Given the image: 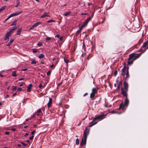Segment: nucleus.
<instances>
[{"label": "nucleus", "mask_w": 148, "mask_h": 148, "mask_svg": "<svg viewBox=\"0 0 148 148\" xmlns=\"http://www.w3.org/2000/svg\"><path fill=\"white\" fill-rule=\"evenodd\" d=\"M10 17V16H9L8 18H7L5 21H4V22H5L7 20H8L9 19Z\"/></svg>", "instance_id": "51"}, {"label": "nucleus", "mask_w": 148, "mask_h": 148, "mask_svg": "<svg viewBox=\"0 0 148 148\" xmlns=\"http://www.w3.org/2000/svg\"><path fill=\"white\" fill-rule=\"evenodd\" d=\"M16 92H15V93H14L13 94V95H12V97H14V96H15L16 95Z\"/></svg>", "instance_id": "57"}, {"label": "nucleus", "mask_w": 148, "mask_h": 148, "mask_svg": "<svg viewBox=\"0 0 148 148\" xmlns=\"http://www.w3.org/2000/svg\"><path fill=\"white\" fill-rule=\"evenodd\" d=\"M36 63V61L35 60H32L31 62V64H35Z\"/></svg>", "instance_id": "33"}, {"label": "nucleus", "mask_w": 148, "mask_h": 148, "mask_svg": "<svg viewBox=\"0 0 148 148\" xmlns=\"http://www.w3.org/2000/svg\"><path fill=\"white\" fill-rule=\"evenodd\" d=\"M56 37H57V38H59L60 37V35H59V34H57L56 36Z\"/></svg>", "instance_id": "64"}, {"label": "nucleus", "mask_w": 148, "mask_h": 148, "mask_svg": "<svg viewBox=\"0 0 148 148\" xmlns=\"http://www.w3.org/2000/svg\"><path fill=\"white\" fill-rule=\"evenodd\" d=\"M9 37L8 36H5L4 40L6 41V42H7L9 39Z\"/></svg>", "instance_id": "28"}, {"label": "nucleus", "mask_w": 148, "mask_h": 148, "mask_svg": "<svg viewBox=\"0 0 148 148\" xmlns=\"http://www.w3.org/2000/svg\"><path fill=\"white\" fill-rule=\"evenodd\" d=\"M129 68L127 67V69L126 70V77L125 78V79H128L130 77V75L129 74Z\"/></svg>", "instance_id": "13"}, {"label": "nucleus", "mask_w": 148, "mask_h": 148, "mask_svg": "<svg viewBox=\"0 0 148 148\" xmlns=\"http://www.w3.org/2000/svg\"><path fill=\"white\" fill-rule=\"evenodd\" d=\"M42 43L40 42H38L37 44V45L39 47H40L42 46Z\"/></svg>", "instance_id": "39"}, {"label": "nucleus", "mask_w": 148, "mask_h": 148, "mask_svg": "<svg viewBox=\"0 0 148 148\" xmlns=\"http://www.w3.org/2000/svg\"><path fill=\"white\" fill-rule=\"evenodd\" d=\"M16 2L17 5H19V4H20V2L19 0H16Z\"/></svg>", "instance_id": "47"}, {"label": "nucleus", "mask_w": 148, "mask_h": 148, "mask_svg": "<svg viewBox=\"0 0 148 148\" xmlns=\"http://www.w3.org/2000/svg\"><path fill=\"white\" fill-rule=\"evenodd\" d=\"M64 60L65 62H66L67 64L69 62V60L67 59V58H64Z\"/></svg>", "instance_id": "30"}, {"label": "nucleus", "mask_w": 148, "mask_h": 148, "mask_svg": "<svg viewBox=\"0 0 148 148\" xmlns=\"http://www.w3.org/2000/svg\"><path fill=\"white\" fill-rule=\"evenodd\" d=\"M14 40L13 39H11L9 42L7 44V46H10L11 45L12 43Z\"/></svg>", "instance_id": "20"}, {"label": "nucleus", "mask_w": 148, "mask_h": 148, "mask_svg": "<svg viewBox=\"0 0 148 148\" xmlns=\"http://www.w3.org/2000/svg\"><path fill=\"white\" fill-rule=\"evenodd\" d=\"M17 88V87L16 86H14V88L13 89H12V90H16Z\"/></svg>", "instance_id": "49"}, {"label": "nucleus", "mask_w": 148, "mask_h": 148, "mask_svg": "<svg viewBox=\"0 0 148 148\" xmlns=\"http://www.w3.org/2000/svg\"><path fill=\"white\" fill-rule=\"evenodd\" d=\"M111 113L112 114L115 113L116 112V111L115 110H112L111 112Z\"/></svg>", "instance_id": "53"}, {"label": "nucleus", "mask_w": 148, "mask_h": 148, "mask_svg": "<svg viewBox=\"0 0 148 148\" xmlns=\"http://www.w3.org/2000/svg\"><path fill=\"white\" fill-rule=\"evenodd\" d=\"M91 57L90 54H89L88 56L87 57V60H89L90 58Z\"/></svg>", "instance_id": "44"}, {"label": "nucleus", "mask_w": 148, "mask_h": 148, "mask_svg": "<svg viewBox=\"0 0 148 148\" xmlns=\"http://www.w3.org/2000/svg\"><path fill=\"white\" fill-rule=\"evenodd\" d=\"M122 86V82L121 81H120L118 84L117 89L118 90L120 89V87Z\"/></svg>", "instance_id": "17"}, {"label": "nucleus", "mask_w": 148, "mask_h": 148, "mask_svg": "<svg viewBox=\"0 0 148 148\" xmlns=\"http://www.w3.org/2000/svg\"><path fill=\"white\" fill-rule=\"evenodd\" d=\"M62 38H63V37L62 36L60 37V41H62Z\"/></svg>", "instance_id": "63"}, {"label": "nucleus", "mask_w": 148, "mask_h": 148, "mask_svg": "<svg viewBox=\"0 0 148 148\" xmlns=\"http://www.w3.org/2000/svg\"><path fill=\"white\" fill-rule=\"evenodd\" d=\"M41 110L40 109H39L37 110V112L38 113H39L40 112H41Z\"/></svg>", "instance_id": "48"}, {"label": "nucleus", "mask_w": 148, "mask_h": 148, "mask_svg": "<svg viewBox=\"0 0 148 148\" xmlns=\"http://www.w3.org/2000/svg\"><path fill=\"white\" fill-rule=\"evenodd\" d=\"M82 48H83L84 50L86 49V46L85 45L84 41L83 42V45L82 46Z\"/></svg>", "instance_id": "43"}, {"label": "nucleus", "mask_w": 148, "mask_h": 148, "mask_svg": "<svg viewBox=\"0 0 148 148\" xmlns=\"http://www.w3.org/2000/svg\"><path fill=\"white\" fill-rule=\"evenodd\" d=\"M98 89L96 88H93L92 89V92L97 94V92Z\"/></svg>", "instance_id": "15"}, {"label": "nucleus", "mask_w": 148, "mask_h": 148, "mask_svg": "<svg viewBox=\"0 0 148 148\" xmlns=\"http://www.w3.org/2000/svg\"><path fill=\"white\" fill-rule=\"evenodd\" d=\"M125 105H123V102H121L120 104L119 109H122V110H124V108Z\"/></svg>", "instance_id": "12"}, {"label": "nucleus", "mask_w": 148, "mask_h": 148, "mask_svg": "<svg viewBox=\"0 0 148 148\" xmlns=\"http://www.w3.org/2000/svg\"><path fill=\"white\" fill-rule=\"evenodd\" d=\"M104 114H102L95 117L94 119V121H96L97 120L103 119L105 116Z\"/></svg>", "instance_id": "4"}, {"label": "nucleus", "mask_w": 148, "mask_h": 148, "mask_svg": "<svg viewBox=\"0 0 148 148\" xmlns=\"http://www.w3.org/2000/svg\"><path fill=\"white\" fill-rule=\"evenodd\" d=\"M125 74V72H122V75L123 76H124Z\"/></svg>", "instance_id": "55"}, {"label": "nucleus", "mask_w": 148, "mask_h": 148, "mask_svg": "<svg viewBox=\"0 0 148 148\" xmlns=\"http://www.w3.org/2000/svg\"><path fill=\"white\" fill-rule=\"evenodd\" d=\"M11 33L9 31V32H7L5 36H7L10 37L11 36Z\"/></svg>", "instance_id": "26"}, {"label": "nucleus", "mask_w": 148, "mask_h": 148, "mask_svg": "<svg viewBox=\"0 0 148 148\" xmlns=\"http://www.w3.org/2000/svg\"><path fill=\"white\" fill-rule=\"evenodd\" d=\"M32 51L33 53H35L37 52L38 49H33Z\"/></svg>", "instance_id": "37"}, {"label": "nucleus", "mask_w": 148, "mask_h": 148, "mask_svg": "<svg viewBox=\"0 0 148 148\" xmlns=\"http://www.w3.org/2000/svg\"><path fill=\"white\" fill-rule=\"evenodd\" d=\"M51 37H47L46 39V41L47 42H48L49 41L51 40Z\"/></svg>", "instance_id": "34"}, {"label": "nucleus", "mask_w": 148, "mask_h": 148, "mask_svg": "<svg viewBox=\"0 0 148 148\" xmlns=\"http://www.w3.org/2000/svg\"><path fill=\"white\" fill-rule=\"evenodd\" d=\"M79 31H81V30L83 28V27H82L81 26V25L80 24H79Z\"/></svg>", "instance_id": "40"}, {"label": "nucleus", "mask_w": 148, "mask_h": 148, "mask_svg": "<svg viewBox=\"0 0 148 148\" xmlns=\"http://www.w3.org/2000/svg\"><path fill=\"white\" fill-rule=\"evenodd\" d=\"M22 12V11H19L15 13L11 14L9 16L11 18L12 17L18 15L19 14H21Z\"/></svg>", "instance_id": "6"}, {"label": "nucleus", "mask_w": 148, "mask_h": 148, "mask_svg": "<svg viewBox=\"0 0 148 148\" xmlns=\"http://www.w3.org/2000/svg\"><path fill=\"white\" fill-rule=\"evenodd\" d=\"M142 53L136 54L135 53H132L129 55V57L127 59V64L128 65H130L132 64L134 61L135 60L139 58Z\"/></svg>", "instance_id": "1"}, {"label": "nucleus", "mask_w": 148, "mask_h": 148, "mask_svg": "<svg viewBox=\"0 0 148 148\" xmlns=\"http://www.w3.org/2000/svg\"><path fill=\"white\" fill-rule=\"evenodd\" d=\"M98 121H94L93 120L89 123V127H91L93 125H95L97 123Z\"/></svg>", "instance_id": "8"}, {"label": "nucleus", "mask_w": 148, "mask_h": 148, "mask_svg": "<svg viewBox=\"0 0 148 148\" xmlns=\"http://www.w3.org/2000/svg\"><path fill=\"white\" fill-rule=\"evenodd\" d=\"M50 16L48 15L47 13L45 12L44 13L43 15L40 16L41 18H45L46 16Z\"/></svg>", "instance_id": "19"}, {"label": "nucleus", "mask_w": 148, "mask_h": 148, "mask_svg": "<svg viewBox=\"0 0 148 148\" xmlns=\"http://www.w3.org/2000/svg\"><path fill=\"white\" fill-rule=\"evenodd\" d=\"M21 143L24 146H27L28 145L27 144L21 141Z\"/></svg>", "instance_id": "32"}, {"label": "nucleus", "mask_w": 148, "mask_h": 148, "mask_svg": "<svg viewBox=\"0 0 148 148\" xmlns=\"http://www.w3.org/2000/svg\"><path fill=\"white\" fill-rule=\"evenodd\" d=\"M5 8V6L2 7L1 8H0V10L1 11L2 10H3Z\"/></svg>", "instance_id": "42"}, {"label": "nucleus", "mask_w": 148, "mask_h": 148, "mask_svg": "<svg viewBox=\"0 0 148 148\" xmlns=\"http://www.w3.org/2000/svg\"><path fill=\"white\" fill-rule=\"evenodd\" d=\"M51 72L50 71H48L47 72V75H50V74H51Z\"/></svg>", "instance_id": "45"}, {"label": "nucleus", "mask_w": 148, "mask_h": 148, "mask_svg": "<svg viewBox=\"0 0 148 148\" xmlns=\"http://www.w3.org/2000/svg\"><path fill=\"white\" fill-rule=\"evenodd\" d=\"M90 129L86 127L84 131L83 134L84 138H82L81 141L80 143V145L82 147L85 145L86 144L87 137L89 132Z\"/></svg>", "instance_id": "2"}, {"label": "nucleus", "mask_w": 148, "mask_h": 148, "mask_svg": "<svg viewBox=\"0 0 148 148\" xmlns=\"http://www.w3.org/2000/svg\"><path fill=\"white\" fill-rule=\"evenodd\" d=\"M21 29L20 28L18 29V30L17 31L16 34L17 35H19L21 34Z\"/></svg>", "instance_id": "22"}, {"label": "nucleus", "mask_w": 148, "mask_h": 148, "mask_svg": "<svg viewBox=\"0 0 148 148\" xmlns=\"http://www.w3.org/2000/svg\"><path fill=\"white\" fill-rule=\"evenodd\" d=\"M124 88L125 90L128 91V84L127 82H125L124 83Z\"/></svg>", "instance_id": "10"}, {"label": "nucleus", "mask_w": 148, "mask_h": 148, "mask_svg": "<svg viewBox=\"0 0 148 148\" xmlns=\"http://www.w3.org/2000/svg\"><path fill=\"white\" fill-rule=\"evenodd\" d=\"M123 68L126 69L127 67H126V64H124V67Z\"/></svg>", "instance_id": "62"}, {"label": "nucleus", "mask_w": 148, "mask_h": 148, "mask_svg": "<svg viewBox=\"0 0 148 148\" xmlns=\"http://www.w3.org/2000/svg\"><path fill=\"white\" fill-rule=\"evenodd\" d=\"M44 57V55L42 53H41V54H40L38 56V57L40 59H41L42 58Z\"/></svg>", "instance_id": "24"}, {"label": "nucleus", "mask_w": 148, "mask_h": 148, "mask_svg": "<svg viewBox=\"0 0 148 148\" xmlns=\"http://www.w3.org/2000/svg\"><path fill=\"white\" fill-rule=\"evenodd\" d=\"M41 23L42 22H38L36 23L35 24L32 26L29 29V30L33 29L35 27L38 25L39 24H41Z\"/></svg>", "instance_id": "7"}, {"label": "nucleus", "mask_w": 148, "mask_h": 148, "mask_svg": "<svg viewBox=\"0 0 148 148\" xmlns=\"http://www.w3.org/2000/svg\"><path fill=\"white\" fill-rule=\"evenodd\" d=\"M18 28L17 27H14L12 29H10L9 30V31L12 33V32H13V31L14 30L16 29L17 28Z\"/></svg>", "instance_id": "27"}, {"label": "nucleus", "mask_w": 148, "mask_h": 148, "mask_svg": "<svg viewBox=\"0 0 148 148\" xmlns=\"http://www.w3.org/2000/svg\"><path fill=\"white\" fill-rule=\"evenodd\" d=\"M11 130L12 131H15L16 130V129L15 128H12L11 129Z\"/></svg>", "instance_id": "61"}, {"label": "nucleus", "mask_w": 148, "mask_h": 148, "mask_svg": "<svg viewBox=\"0 0 148 148\" xmlns=\"http://www.w3.org/2000/svg\"><path fill=\"white\" fill-rule=\"evenodd\" d=\"M121 93L124 96H125L126 97H127V92L128 91L126 90H124L123 88H121Z\"/></svg>", "instance_id": "5"}, {"label": "nucleus", "mask_w": 148, "mask_h": 148, "mask_svg": "<svg viewBox=\"0 0 148 148\" xmlns=\"http://www.w3.org/2000/svg\"><path fill=\"white\" fill-rule=\"evenodd\" d=\"M55 21L53 20H50L49 21H47V22L48 23H49L51 22H55Z\"/></svg>", "instance_id": "38"}, {"label": "nucleus", "mask_w": 148, "mask_h": 148, "mask_svg": "<svg viewBox=\"0 0 148 148\" xmlns=\"http://www.w3.org/2000/svg\"><path fill=\"white\" fill-rule=\"evenodd\" d=\"M126 70V69L123 68L121 70V71L122 72H125Z\"/></svg>", "instance_id": "54"}, {"label": "nucleus", "mask_w": 148, "mask_h": 148, "mask_svg": "<svg viewBox=\"0 0 148 148\" xmlns=\"http://www.w3.org/2000/svg\"><path fill=\"white\" fill-rule=\"evenodd\" d=\"M81 32V31H79V30L77 31L75 33V35H76V36H78L79 35V34Z\"/></svg>", "instance_id": "36"}, {"label": "nucleus", "mask_w": 148, "mask_h": 148, "mask_svg": "<svg viewBox=\"0 0 148 148\" xmlns=\"http://www.w3.org/2000/svg\"><path fill=\"white\" fill-rule=\"evenodd\" d=\"M42 87V84L40 83L38 86V87L40 88H41Z\"/></svg>", "instance_id": "50"}, {"label": "nucleus", "mask_w": 148, "mask_h": 148, "mask_svg": "<svg viewBox=\"0 0 148 148\" xmlns=\"http://www.w3.org/2000/svg\"><path fill=\"white\" fill-rule=\"evenodd\" d=\"M71 11H69V12H66L64 14V16H67L68 15L70 14L71 13Z\"/></svg>", "instance_id": "25"}, {"label": "nucleus", "mask_w": 148, "mask_h": 148, "mask_svg": "<svg viewBox=\"0 0 148 148\" xmlns=\"http://www.w3.org/2000/svg\"><path fill=\"white\" fill-rule=\"evenodd\" d=\"M75 143L77 145H78L79 144V140L78 138L76 139Z\"/></svg>", "instance_id": "31"}, {"label": "nucleus", "mask_w": 148, "mask_h": 148, "mask_svg": "<svg viewBox=\"0 0 148 148\" xmlns=\"http://www.w3.org/2000/svg\"><path fill=\"white\" fill-rule=\"evenodd\" d=\"M117 73V70H115L114 73H113V74L115 76H116Z\"/></svg>", "instance_id": "41"}, {"label": "nucleus", "mask_w": 148, "mask_h": 148, "mask_svg": "<svg viewBox=\"0 0 148 148\" xmlns=\"http://www.w3.org/2000/svg\"><path fill=\"white\" fill-rule=\"evenodd\" d=\"M9 132L6 131L5 132V135H8L9 134Z\"/></svg>", "instance_id": "56"}, {"label": "nucleus", "mask_w": 148, "mask_h": 148, "mask_svg": "<svg viewBox=\"0 0 148 148\" xmlns=\"http://www.w3.org/2000/svg\"><path fill=\"white\" fill-rule=\"evenodd\" d=\"M95 94H96L93 93L92 92V93H91L90 95V98H91L92 99H93V98L95 97Z\"/></svg>", "instance_id": "21"}, {"label": "nucleus", "mask_w": 148, "mask_h": 148, "mask_svg": "<svg viewBox=\"0 0 148 148\" xmlns=\"http://www.w3.org/2000/svg\"><path fill=\"white\" fill-rule=\"evenodd\" d=\"M12 76L14 77H16L17 76V74H16V71H14L12 72Z\"/></svg>", "instance_id": "23"}, {"label": "nucleus", "mask_w": 148, "mask_h": 148, "mask_svg": "<svg viewBox=\"0 0 148 148\" xmlns=\"http://www.w3.org/2000/svg\"><path fill=\"white\" fill-rule=\"evenodd\" d=\"M93 17V15H92V17H90L88 19L86 20L84 22L82 23V25H81V26L83 28L84 27L86 26L88 22L90 21L91 20V18Z\"/></svg>", "instance_id": "3"}, {"label": "nucleus", "mask_w": 148, "mask_h": 148, "mask_svg": "<svg viewBox=\"0 0 148 148\" xmlns=\"http://www.w3.org/2000/svg\"><path fill=\"white\" fill-rule=\"evenodd\" d=\"M148 46L147 47V48L146 49H144L143 50V49L141 48L139 50H137L136 51V52H142L143 51V53L146 50L148 49Z\"/></svg>", "instance_id": "18"}, {"label": "nucleus", "mask_w": 148, "mask_h": 148, "mask_svg": "<svg viewBox=\"0 0 148 148\" xmlns=\"http://www.w3.org/2000/svg\"><path fill=\"white\" fill-rule=\"evenodd\" d=\"M21 88H18L17 90L18 91H21Z\"/></svg>", "instance_id": "60"}, {"label": "nucleus", "mask_w": 148, "mask_h": 148, "mask_svg": "<svg viewBox=\"0 0 148 148\" xmlns=\"http://www.w3.org/2000/svg\"><path fill=\"white\" fill-rule=\"evenodd\" d=\"M27 69V68H25L24 69H22V71H25Z\"/></svg>", "instance_id": "46"}, {"label": "nucleus", "mask_w": 148, "mask_h": 148, "mask_svg": "<svg viewBox=\"0 0 148 148\" xmlns=\"http://www.w3.org/2000/svg\"><path fill=\"white\" fill-rule=\"evenodd\" d=\"M35 132V130H34V131H33L31 133L32 134L34 135V134Z\"/></svg>", "instance_id": "59"}, {"label": "nucleus", "mask_w": 148, "mask_h": 148, "mask_svg": "<svg viewBox=\"0 0 148 148\" xmlns=\"http://www.w3.org/2000/svg\"><path fill=\"white\" fill-rule=\"evenodd\" d=\"M17 21L16 20H15L13 21V23L11 25V26H13L14 25H15L16 24V22Z\"/></svg>", "instance_id": "35"}, {"label": "nucleus", "mask_w": 148, "mask_h": 148, "mask_svg": "<svg viewBox=\"0 0 148 148\" xmlns=\"http://www.w3.org/2000/svg\"><path fill=\"white\" fill-rule=\"evenodd\" d=\"M29 134L28 133H26L24 135V136L25 137H27L29 135Z\"/></svg>", "instance_id": "52"}, {"label": "nucleus", "mask_w": 148, "mask_h": 148, "mask_svg": "<svg viewBox=\"0 0 148 148\" xmlns=\"http://www.w3.org/2000/svg\"><path fill=\"white\" fill-rule=\"evenodd\" d=\"M147 46H148V40L144 43L142 47L145 48Z\"/></svg>", "instance_id": "16"}, {"label": "nucleus", "mask_w": 148, "mask_h": 148, "mask_svg": "<svg viewBox=\"0 0 148 148\" xmlns=\"http://www.w3.org/2000/svg\"><path fill=\"white\" fill-rule=\"evenodd\" d=\"M52 103V99L51 98H49V100L47 103V105L48 108H49L51 106Z\"/></svg>", "instance_id": "11"}, {"label": "nucleus", "mask_w": 148, "mask_h": 148, "mask_svg": "<svg viewBox=\"0 0 148 148\" xmlns=\"http://www.w3.org/2000/svg\"><path fill=\"white\" fill-rule=\"evenodd\" d=\"M143 42V40L141 38L139 40L138 43V44H137L136 45H140V44L141 43H142Z\"/></svg>", "instance_id": "29"}, {"label": "nucleus", "mask_w": 148, "mask_h": 148, "mask_svg": "<svg viewBox=\"0 0 148 148\" xmlns=\"http://www.w3.org/2000/svg\"><path fill=\"white\" fill-rule=\"evenodd\" d=\"M129 99L127 98V97H126V98L125 99L124 105L127 107L129 104Z\"/></svg>", "instance_id": "9"}, {"label": "nucleus", "mask_w": 148, "mask_h": 148, "mask_svg": "<svg viewBox=\"0 0 148 148\" xmlns=\"http://www.w3.org/2000/svg\"><path fill=\"white\" fill-rule=\"evenodd\" d=\"M32 85L30 84L28 85V87H27V91L28 92H30L31 91V88L32 86Z\"/></svg>", "instance_id": "14"}, {"label": "nucleus", "mask_w": 148, "mask_h": 148, "mask_svg": "<svg viewBox=\"0 0 148 148\" xmlns=\"http://www.w3.org/2000/svg\"><path fill=\"white\" fill-rule=\"evenodd\" d=\"M34 137V136H32L31 137H30L29 138V139L30 140H32L33 139Z\"/></svg>", "instance_id": "58"}]
</instances>
